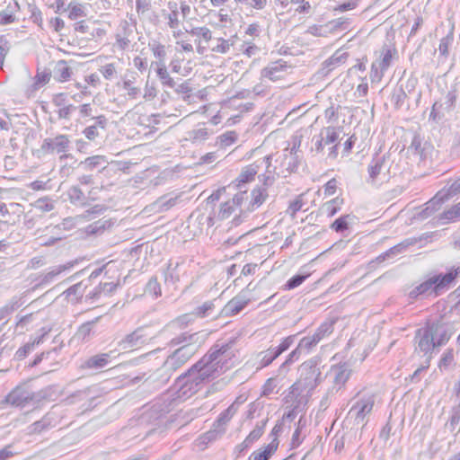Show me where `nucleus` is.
I'll use <instances>...</instances> for the list:
<instances>
[{"label":"nucleus","instance_id":"8","mask_svg":"<svg viewBox=\"0 0 460 460\" xmlns=\"http://www.w3.org/2000/svg\"><path fill=\"white\" fill-rule=\"evenodd\" d=\"M115 39L116 41L114 46L118 49H129L131 43L135 39L133 27L127 21H122L119 24V29L115 35Z\"/></svg>","mask_w":460,"mask_h":460},{"label":"nucleus","instance_id":"28","mask_svg":"<svg viewBox=\"0 0 460 460\" xmlns=\"http://www.w3.org/2000/svg\"><path fill=\"white\" fill-rule=\"evenodd\" d=\"M340 133V128L335 127H326L320 131L325 146L336 143V141L339 139Z\"/></svg>","mask_w":460,"mask_h":460},{"label":"nucleus","instance_id":"42","mask_svg":"<svg viewBox=\"0 0 460 460\" xmlns=\"http://www.w3.org/2000/svg\"><path fill=\"white\" fill-rule=\"evenodd\" d=\"M214 306L215 305H214L213 302H210V301L205 302L202 305L197 307L195 312H193V314H195V318H197V317L204 318V317L210 316L211 313L214 309Z\"/></svg>","mask_w":460,"mask_h":460},{"label":"nucleus","instance_id":"3","mask_svg":"<svg viewBox=\"0 0 460 460\" xmlns=\"http://www.w3.org/2000/svg\"><path fill=\"white\" fill-rule=\"evenodd\" d=\"M270 156H265L262 159L257 160L252 164L243 167L234 180V187L238 190L239 193L234 194L232 201L236 205H241L244 195L247 193L246 185L254 181L255 176L258 174L260 167L265 165L267 168L270 165Z\"/></svg>","mask_w":460,"mask_h":460},{"label":"nucleus","instance_id":"36","mask_svg":"<svg viewBox=\"0 0 460 460\" xmlns=\"http://www.w3.org/2000/svg\"><path fill=\"white\" fill-rule=\"evenodd\" d=\"M184 58L181 59L179 57H176L171 62L172 71L177 74H180L183 76H186L190 74L191 67L190 66H182L181 61H183Z\"/></svg>","mask_w":460,"mask_h":460},{"label":"nucleus","instance_id":"24","mask_svg":"<svg viewBox=\"0 0 460 460\" xmlns=\"http://www.w3.org/2000/svg\"><path fill=\"white\" fill-rule=\"evenodd\" d=\"M396 54V50L390 49L387 46H384L381 50V55L378 59L375 62L379 66L381 70L386 71L391 66L394 56Z\"/></svg>","mask_w":460,"mask_h":460},{"label":"nucleus","instance_id":"26","mask_svg":"<svg viewBox=\"0 0 460 460\" xmlns=\"http://www.w3.org/2000/svg\"><path fill=\"white\" fill-rule=\"evenodd\" d=\"M178 199L179 196L164 195L155 202V206L159 211L164 212L174 207Z\"/></svg>","mask_w":460,"mask_h":460},{"label":"nucleus","instance_id":"11","mask_svg":"<svg viewBox=\"0 0 460 460\" xmlns=\"http://www.w3.org/2000/svg\"><path fill=\"white\" fill-rule=\"evenodd\" d=\"M186 33L195 37L197 52L200 55L204 54L207 48L203 42L208 43L212 39L210 30L207 27H194L190 31L186 30Z\"/></svg>","mask_w":460,"mask_h":460},{"label":"nucleus","instance_id":"45","mask_svg":"<svg viewBox=\"0 0 460 460\" xmlns=\"http://www.w3.org/2000/svg\"><path fill=\"white\" fill-rule=\"evenodd\" d=\"M453 41H454L453 33H449L448 35H447L446 37H444L440 40V43L438 46V50H439L440 55H442L446 58L448 56L449 48L452 45Z\"/></svg>","mask_w":460,"mask_h":460},{"label":"nucleus","instance_id":"2","mask_svg":"<svg viewBox=\"0 0 460 460\" xmlns=\"http://www.w3.org/2000/svg\"><path fill=\"white\" fill-rule=\"evenodd\" d=\"M458 276H460V267L454 268L444 275L433 276L413 288L409 294L410 297L417 298L420 295H429L432 293L438 295L442 289L447 288Z\"/></svg>","mask_w":460,"mask_h":460},{"label":"nucleus","instance_id":"1","mask_svg":"<svg viewBox=\"0 0 460 460\" xmlns=\"http://www.w3.org/2000/svg\"><path fill=\"white\" fill-rule=\"evenodd\" d=\"M454 333V328L449 324L433 323L418 329L414 340L418 345H444Z\"/></svg>","mask_w":460,"mask_h":460},{"label":"nucleus","instance_id":"17","mask_svg":"<svg viewBox=\"0 0 460 460\" xmlns=\"http://www.w3.org/2000/svg\"><path fill=\"white\" fill-rule=\"evenodd\" d=\"M122 89L129 100H137L142 93L140 85L137 84V75L125 77L122 80Z\"/></svg>","mask_w":460,"mask_h":460},{"label":"nucleus","instance_id":"35","mask_svg":"<svg viewBox=\"0 0 460 460\" xmlns=\"http://www.w3.org/2000/svg\"><path fill=\"white\" fill-rule=\"evenodd\" d=\"M67 196L71 203H84L85 196L78 186H72L71 188H69V190H67Z\"/></svg>","mask_w":460,"mask_h":460},{"label":"nucleus","instance_id":"46","mask_svg":"<svg viewBox=\"0 0 460 460\" xmlns=\"http://www.w3.org/2000/svg\"><path fill=\"white\" fill-rule=\"evenodd\" d=\"M195 319V314H184L177 317L174 321H172V325L177 327H184L187 326L189 323H192Z\"/></svg>","mask_w":460,"mask_h":460},{"label":"nucleus","instance_id":"60","mask_svg":"<svg viewBox=\"0 0 460 460\" xmlns=\"http://www.w3.org/2000/svg\"><path fill=\"white\" fill-rule=\"evenodd\" d=\"M116 288V285L113 283H101L99 287L95 288L94 295L102 293H111Z\"/></svg>","mask_w":460,"mask_h":460},{"label":"nucleus","instance_id":"61","mask_svg":"<svg viewBox=\"0 0 460 460\" xmlns=\"http://www.w3.org/2000/svg\"><path fill=\"white\" fill-rule=\"evenodd\" d=\"M373 405H374L373 401H366V402H361L360 404L358 403V406L359 407V410H358V414L361 415V416H365L366 414L370 413V411L373 409Z\"/></svg>","mask_w":460,"mask_h":460},{"label":"nucleus","instance_id":"27","mask_svg":"<svg viewBox=\"0 0 460 460\" xmlns=\"http://www.w3.org/2000/svg\"><path fill=\"white\" fill-rule=\"evenodd\" d=\"M156 66V75L161 80L162 84L167 85L169 87L174 86V81L170 76V74L167 71L166 66L164 62H155L154 63Z\"/></svg>","mask_w":460,"mask_h":460},{"label":"nucleus","instance_id":"20","mask_svg":"<svg viewBox=\"0 0 460 460\" xmlns=\"http://www.w3.org/2000/svg\"><path fill=\"white\" fill-rule=\"evenodd\" d=\"M73 74L72 68L67 65L66 61L59 60L56 63L53 69V76L58 82H66Z\"/></svg>","mask_w":460,"mask_h":460},{"label":"nucleus","instance_id":"34","mask_svg":"<svg viewBox=\"0 0 460 460\" xmlns=\"http://www.w3.org/2000/svg\"><path fill=\"white\" fill-rule=\"evenodd\" d=\"M99 71L102 75L109 81L114 80L118 76L117 66L114 63H108L102 66Z\"/></svg>","mask_w":460,"mask_h":460},{"label":"nucleus","instance_id":"38","mask_svg":"<svg viewBox=\"0 0 460 460\" xmlns=\"http://www.w3.org/2000/svg\"><path fill=\"white\" fill-rule=\"evenodd\" d=\"M162 15L166 20V25L169 29H177L180 27L181 21L179 19V13H168L166 10H163Z\"/></svg>","mask_w":460,"mask_h":460},{"label":"nucleus","instance_id":"50","mask_svg":"<svg viewBox=\"0 0 460 460\" xmlns=\"http://www.w3.org/2000/svg\"><path fill=\"white\" fill-rule=\"evenodd\" d=\"M385 70H381L379 66L373 62L371 66L370 80L372 83H379L384 76Z\"/></svg>","mask_w":460,"mask_h":460},{"label":"nucleus","instance_id":"48","mask_svg":"<svg viewBox=\"0 0 460 460\" xmlns=\"http://www.w3.org/2000/svg\"><path fill=\"white\" fill-rule=\"evenodd\" d=\"M35 207L40 211L49 212L54 208V202L49 198L39 199L35 202Z\"/></svg>","mask_w":460,"mask_h":460},{"label":"nucleus","instance_id":"12","mask_svg":"<svg viewBox=\"0 0 460 460\" xmlns=\"http://www.w3.org/2000/svg\"><path fill=\"white\" fill-rule=\"evenodd\" d=\"M213 372L214 371H212V367L209 366L198 367V366L195 365L191 369L188 371L185 376H188L191 383H194L196 385H198L206 380L214 378Z\"/></svg>","mask_w":460,"mask_h":460},{"label":"nucleus","instance_id":"63","mask_svg":"<svg viewBox=\"0 0 460 460\" xmlns=\"http://www.w3.org/2000/svg\"><path fill=\"white\" fill-rule=\"evenodd\" d=\"M337 181L335 178L331 179L327 181V183L324 185V194L326 196L333 195L336 192L337 190Z\"/></svg>","mask_w":460,"mask_h":460},{"label":"nucleus","instance_id":"58","mask_svg":"<svg viewBox=\"0 0 460 460\" xmlns=\"http://www.w3.org/2000/svg\"><path fill=\"white\" fill-rule=\"evenodd\" d=\"M346 217H341L337 218L332 225V228L336 232H343L348 228V223L346 221Z\"/></svg>","mask_w":460,"mask_h":460},{"label":"nucleus","instance_id":"14","mask_svg":"<svg viewBox=\"0 0 460 460\" xmlns=\"http://www.w3.org/2000/svg\"><path fill=\"white\" fill-rule=\"evenodd\" d=\"M153 333L148 327H139L131 333L127 334L121 341L122 343H147L150 342Z\"/></svg>","mask_w":460,"mask_h":460},{"label":"nucleus","instance_id":"13","mask_svg":"<svg viewBox=\"0 0 460 460\" xmlns=\"http://www.w3.org/2000/svg\"><path fill=\"white\" fill-rule=\"evenodd\" d=\"M334 322H325L317 329L312 337H304L298 345H315L320 342L325 336L330 335L333 331Z\"/></svg>","mask_w":460,"mask_h":460},{"label":"nucleus","instance_id":"47","mask_svg":"<svg viewBox=\"0 0 460 460\" xmlns=\"http://www.w3.org/2000/svg\"><path fill=\"white\" fill-rule=\"evenodd\" d=\"M307 275L297 274L293 276L288 282L285 284V289H294L300 286L307 278Z\"/></svg>","mask_w":460,"mask_h":460},{"label":"nucleus","instance_id":"30","mask_svg":"<svg viewBox=\"0 0 460 460\" xmlns=\"http://www.w3.org/2000/svg\"><path fill=\"white\" fill-rule=\"evenodd\" d=\"M439 220L443 224L460 220V202L440 214Z\"/></svg>","mask_w":460,"mask_h":460},{"label":"nucleus","instance_id":"31","mask_svg":"<svg viewBox=\"0 0 460 460\" xmlns=\"http://www.w3.org/2000/svg\"><path fill=\"white\" fill-rule=\"evenodd\" d=\"M341 203L342 200L339 198H335L324 203L321 208L322 214H324L329 217H333L341 209Z\"/></svg>","mask_w":460,"mask_h":460},{"label":"nucleus","instance_id":"4","mask_svg":"<svg viewBox=\"0 0 460 460\" xmlns=\"http://www.w3.org/2000/svg\"><path fill=\"white\" fill-rule=\"evenodd\" d=\"M36 401L34 392L26 385H19L12 389L5 398L0 402V407L4 409L6 405L15 408H24L33 404Z\"/></svg>","mask_w":460,"mask_h":460},{"label":"nucleus","instance_id":"10","mask_svg":"<svg viewBox=\"0 0 460 460\" xmlns=\"http://www.w3.org/2000/svg\"><path fill=\"white\" fill-rule=\"evenodd\" d=\"M103 210V207L101 205H96L93 207L91 209L86 210L84 214L78 215L75 217H68L64 219V221L58 226V228L63 229H70L77 223H81L84 220H91L94 218L93 215H98Z\"/></svg>","mask_w":460,"mask_h":460},{"label":"nucleus","instance_id":"55","mask_svg":"<svg viewBox=\"0 0 460 460\" xmlns=\"http://www.w3.org/2000/svg\"><path fill=\"white\" fill-rule=\"evenodd\" d=\"M407 98L406 93L403 91L402 88H400L393 94V102L395 106V108L400 109L403 104Z\"/></svg>","mask_w":460,"mask_h":460},{"label":"nucleus","instance_id":"16","mask_svg":"<svg viewBox=\"0 0 460 460\" xmlns=\"http://www.w3.org/2000/svg\"><path fill=\"white\" fill-rule=\"evenodd\" d=\"M93 119L94 123L86 127L83 131L84 137L90 141L95 140L100 136L99 130H104L108 122L104 115L93 117Z\"/></svg>","mask_w":460,"mask_h":460},{"label":"nucleus","instance_id":"18","mask_svg":"<svg viewBox=\"0 0 460 460\" xmlns=\"http://www.w3.org/2000/svg\"><path fill=\"white\" fill-rule=\"evenodd\" d=\"M442 195L444 192H438L434 198H432L429 201L425 204V208L419 213V217L420 219H426L430 217L435 211L439 209L442 203L446 200L443 199Z\"/></svg>","mask_w":460,"mask_h":460},{"label":"nucleus","instance_id":"57","mask_svg":"<svg viewBox=\"0 0 460 460\" xmlns=\"http://www.w3.org/2000/svg\"><path fill=\"white\" fill-rule=\"evenodd\" d=\"M291 4H299L296 9L298 13H309L311 12V4L307 0H290Z\"/></svg>","mask_w":460,"mask_h":460},{"label":"nucleus","instance_id":"32","mask_svg":"<svg viewBox=\"0 0 460 460\" xmlns=\"http://www.w3.org/2000/svg\"><path fill=\"white\" fill-rule=\"evenodd\" d=\"M73 265H74V263L69 262L67 264L56 266L50 271H49L48 273H46L43 276V278L41 279V283L47 284V283L51 282L57 276H58L65 270H69L71 267H73Z\"/></svg>","mask_w":460,"mask_h":460},{"label":"nucleus","instance_id":"33","mask_svg":"<svg viewBox=\"0 0 460 460\" xmlns=\"http://www.w3.org/2000/svg\"><path fill=\"white\" fill-rule=\"evenodd\" d=\"M109 363V355L102 354L92 357L86 361L88 368H102Z\"/></svg>","mask_w":460,"mask_h":460},{"label":"nucleus","instance_id":"49","mask_svg":"<svg viewBox=\"0 0 460 460\" xmlns=\"http://www.w3.org/2000/svg\"><path fill=\"white\" fill-rule=\"evenodd\" d=\"M157 95V90L154 83H149V81H146L145 88H144V94L143 98L146 101H152L155 99Z\"/></svg>","mask_w":460,"mask_h":460},{"label":"nucleus","instance_id":"37","mask_svg":"<svg viewBox=\"0 0 460 460\" xmlns=\"http://www.w3.org/2000/svg\"><path fill=\"white\" fill-rule=\"evenodd\" d=\"M188 134L189 139L191 140L193 143L202 142L205 139H207L208 136V129L204 127L195 128L190 131Z\"/></svg>","mask_w":460,"mask_h":460},{"label":"nucleus","instance_id":"23","mask_svg":"<svg viewBox=\"0 0 460 460\" xmlns=\"http://www.w3.org/2000/svg\"><path fill=\"white\" fill-rule=\"evenodd\" d=\"M349 57L348 52L343 51L341 49H338L333 53L332 57H330L327 60L324 61L323 66L328 71L334 69L335 67L344 64Z\"/></svg>","mask_w":460,"mask_h":460},{"label":"nucleus","instance_id":"43","mask_svg":"<svg viewBox=\"0 0 460 460\" xmlns=\"http://www.w3.org/2000/svg\"><path fill=\"white\" fill-rule=\"evenodd\" d=\"M149 47L153 52V55L155 58H157L156 62H164L166 58V50L164 45L155 42L153 44H149Z\"/></svg>","mask_w":460,"mask_h":460},{"label":"nucleus","instance_id":"5","mask_svg":"<svg viewBox=\"0 0 460 460\" xmlns=\"http://www.w3.org/2000/svg\"><path fill=\"white\" fill-rule=\"evenodd\" d=\"M320 376V371L314 366L304 364L301 367L300 378L297 382L293 384L289 388V394H293L295 398L298 395V385L305 387H314Z\"/></svg>","mask_w":460,"mask_h":460},{"label":"nucleus","instance_id":"64","mask_svg":"<svg viewBox=\"0 0 460 460\" xmlns=\"http://www.w3.org/2000/svg\"><path fill=\"white\" fill-rule=\"evenodd\" d=\"M312 142L314 143V146L312 150H315L317 153L323 151L324 145L323 136L319 133L318 135L314 136Z\"/></svg>","mask_w":460,"mask_h":460},{"label":"nucleus","instance_id":"9","mask_svg":"<svg viewBox=\"0 0 460 460\" xmlns=\"http://www.w3.org/2000/svg\"><path fill=\"white\" fill-rule=\"evenodd\" d=\"M263 177L262 186L254 188L252 191V199L248 206V209L255 210L261 207L268 198L267 187L272 184L273 179L270 176L261 175Z\"/></svg>","mask_w":460,"mask_h":460},{"label":"nucleus","instance_id":"44","mask_svg":"<svg viewBox=\"0 0 460 460\" xmlns=\"http://www.w3.org/2000/svg\"><path fill=\"white\" fill-rule=\"evenodd\" d=\"M250 302L249 298L237 296L232 299V315L240 313Z\"/></svg>","mask_w":460,"mask_h":460},{"label":"nucleus","instance_id":"59","mask_svg":"<svg viewBox=\"0 0 460 460\" xmlns=\"http://www.w3.org/2000/svg\"><path fill=\"white\" fill-rule=\"evenodd\" d=\"M227 109L226 107H222L218 112L212 118V123L217 125L221 122V120L226 119V121H229L230 118L227 117Z\"/></svg>","mask_w":460,"mask_h":460},{"label":"nucleus","instance_id":"19","mask_svg":"<svg viewBox=\"0 0 460 460\" xmlns=\"http://www.w3.org/2000/svg\"><path fill=\"white\" fill-rule=\"evenodd\" d=\"M20 5L15 0H9L6 9L0 12V24L6 25L15 21V13L19 11Z\"/></svg>","mask_w":460,"mask_h":460},{"label":"nucleus","instance_id":"29","mask_svg":"<svg viewBox=\"0 0 460 460\" xmlns=\"http://www.w3.org/2000/svg\"><path fill=\"white\" fill-rule=\"evenodd\" d=\"M68 18L71 20H77L86 16L85 7L84 4L77 1H71L67 6Z\"/></svg>","mask_w":460,"mask_h":460},{"label":"nucleus","instance_id":"6","mask_svg":"<svg viewBox=\"0 0 460 460\" xmlns=\"http://www.w3.org/2000/svg\"><path fill=\"white\" fill-rule=\"evenodd\" d=\"M70 140L66 135H58L55 137L45 138L41 144L40 149L44 154H65L68 151ZM67 155H62L60 158L67 157Z\"/></svg>","mask_w":460,"mask_h":460},{"label":"nucleus","instance_id":"25","mask_svg":"<svg viewBox=\"0 0 460 460\" xmlns=\"http://www.w3.org/2000/svg\"><path fill=\"white\" fill-rule=\"evenodd\" d=\"M107 160L103 155H93L87 157L84 161L81 162L82 166L85 171H93L96 168L104 169L106 167Z\"/></svg>","mask_w":460,"mask_h":460},{"label":"nucleus","instance_id":"39","mask_svg":"<svg viewBox=\"0 0 460 460\" xmlns=\"http://www.w3.org/2000/svg\"><path fill=\"white\" fill-rule=\"evenodd\" d=\"M438 192H444L442 195L445 200L449 199L450 198L460 193V178L455 181L449 187L444 188Z\"/></svg>","mask_w":460,"mask_h":460},{"label":"nucleus","instance_id":"52","mask_svg":"<svg viewBox=\"0 0 460 460\" xmlns=\"http://www.w3.org/2000/svg\"><path fill=\"white\" fill-rule=\"evenodd\" d=\"M304 206V202L302 199V196H298L294 199L288 206V213L294 217L299 210L302 209Z\"/></svg>","mask_w":460,"mask_h":460},{"label":"nucleus","instance_id":"7","mask_svg":"<svg viewBox=\"0 0 460 460\" xmlns=\"http://www.w3.org/2000/svg\"><path fill=\"white\" fill-rule=\"evenodd\" d=\"M290 66L287 62L279 59L275 62H270L266 67L261 70V77L268 78L272 82L284 79L289 74Z\"/></svg>","mask_w":460,"mask_h":460},{"label":"nucleus","instance_id":"62","mask_svg":"<svg viewBox=\"0 0 460 460\" xmlns=\"http://www.w3.org/2000/svg\"><path fill=\"white\" fill-rule=\"evenodd\" d=\"M134 66L140 72H144L147 68V60L140 56H137L133 58Z\"/></svg>","mask_w":460,"mask_h":460},{"label":"nucleus","instance_id":"22","mask_svg":"<svg viewBox=\"0 0 460 460\" xmlns=\"http://www.w3.org/2000/svg\"><path fill=\"white\" fill-rule=\"evenodd\" d=\"M411 244H413L412 241L405 240V241L394 245V247L390 248L385 252L380 254L378 257H376V261L378 262H383L385 260L392 259V258L395 257L396 255L406 251V249Z\"/></svg>","mask_w":460,"mask_h":460},{"label":"nucleus","instance_id":"54","mask_svg":"<svg viewBox=\"0 0 460 460\" xmlns=\"http://www.w3.org/2000/svg\"><path fill=\"white\" fill-rule=\"evenodd\" d=\"M90 331H91V327L89 324L82 325L79 328V330L77 331V332L75 333L73 340L74 341L76 340L77 342H79V341L88 342V340H86L85 338H86V336H89Z\"/></svg>","mask_w":460,"mask_h":460},{"label":"nucleus","instance_id":"15","mask_svg":"<svg viewBox=\"0 0 460 460\" xmlns=\"http://www.w3.org/2000/svg\"><path fill=\"white\" fill-rule=\"evenodd\" d=\"M388 159L389 157H386L385 155L376 156L375 158H373V160L371 161L367 167L369 181L371 182H375L384 170L387 169V171L389 172V169L387 167Z\"/></svg>","mask_w":460,"mask_h":460},{"label":"nucleus","instance_id":"56","mask_svg":"<svg viewBox=\"0 0 460 460\" xmlns=\"http://www.w3.org/2000/svg\"><path fill=\"white\" fill-rule=\"evenodd\" d=\"M77 109L73 104H67L66 106L60 107L58 110V115L59 119H70L72 113Z\"/></svg>","mask_w":460,"mask_h":460},{"label":"nucleus","instance_id":"41","mask_svg":"<svg viewBox=\"0 0 460 460\" xmlns=\"http://www.w3.org/2000/svg\"><path fill=\"white\" fill-rule=\"evenodd\" d=\"M198 333L188 335L186 332L181 333L180 336L174 338L171 341V345H179L183 342H187V345H190L192 343L198 342L199 341Z\"/></svg>","mask_w":460,"mask_h":460},{"label":"nucleus","instance_id":"51","mask_svg":"<svg viewBox=\"0 0 460 460\" xmlns=\"http://www.w3.org/2000/svg\"><path fill=\"white\" fill-rule=\"evenodd\" d=\"M29 11L31 13L30 19L32 22L41 27L43 22L41 11L35 5H29Z\"/></svg>","mask_w":460,"mask_h":460},{"label":"nucleus","instance_id":"21","mask_svg":"<svg viewBox=\"0 0 460 460\" xmlns=\"http://www.w3.org/2000/svg\"><path fill=\"white\" fill-rule=\"evenodd\" d=\"M279 447V439L275 437L267 446L261 447L252 453L254 460H269L270 457L277 451Z\"/></svg>","mask_w":460,"mask_h":460},{"label":"nucleus","instance_id":"53","mask_svg":"<svg viewBox=\"0 0 460 460\" xmlns=\"http://www.w3.org/2000/svg\"><path fill=\"white\" fill-rule=\"evenodd\" d=\"M90 331H91V327L89 324L82 325L79 328V330L77 331V332L75 333L73 340L74 341L76 340L77 342H79V341L88 342V340H86L85 338H86V336H89Z\"/></svg>","mask_w":460,"mask_h":460},{"label":"nucleus","instance_id":"40","mask_svg":"<svg viewBox=\"0 0 460 460\" xmlns=\"http://www.w3.org/2000/svg\"><path fill=\"white\" fill-rule=\"evenodd\" d=\"M438 192H444L442 195L445 200L449 199L450 198L460 193V178L455 181L449 187L444 188Z\"/></svg>","mask_w":460,"mask_h":460}]
</instances>
